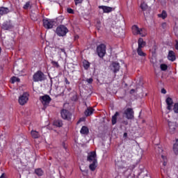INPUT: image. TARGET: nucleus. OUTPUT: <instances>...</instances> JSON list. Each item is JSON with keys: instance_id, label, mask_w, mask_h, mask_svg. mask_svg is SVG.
Wrapping results in <instances>:
<instances>
[{"instance_id": "11", "label": "nucleus", "mask_w": 178, "mask_h": 178, "mask_svg": "<svg viewBox=\"0 0 178 178\" xmlns=\"http://www.w3.org/2000/svg\"><path fill=\"white\" fill-rule=\"evenodd\" d=\"M87 161H88V162H95V161H97V154L95 152H91L89 153Z\"/></svg>"}, {"instance_id": "25", "label": "nucleus", "mask_w": 178, "mask_h": 178, "mask_svg": "<svg viewBox=\"0 0 178 178\" xmlns=\"http://www.w3.org/2000/svg\"><path fill=\"white\" fill-rule=\"evenodd\" d=\"M54 126H56L57 127H62L63 126V123L62 122V120H57L54 122Z\"/></svg>"}, {"instance_id": "18", "label": "nucleus", "mask_w": 178, "mask_h": 178, "mask_svg": "<svg viewBox=\"0 0 178 178\" xmlns=\"http://www.w3.org/2000/svg\"><path fill=\"white\" fill-rule=\"evenodd\" d=\"M10 10L9 8L6 7H1L0 8V15L3 16V15H7V13H9Z\"/></svg>"}, {"instance_id": "56", "label": "nucleus", "mask_w": 178, "mask_h": 178, "mask_svg": "<svg viewBox=\"0 0 178 178\" xmlns=\"http://www.w3.org/2000/svg\"><path fill=\"white\" fill-rule=\"evenodd\" d=\"M124 157H127V155H124Z\"/></svg>"}, {"instance_id": "14", "label": "nucleus", "mask_w": 178, "mask_h": 178, "mask_svg": "<svg viewBox=\"0 0 178 178\" xmlns=\"http://www.w3.org/2000/svg\"><path fill=\"white\" fill-rule=\"evenodd\" d=\"M120 69V65H119V63H113L111 65V70L114 73L119 72Z\"/></svg>"}, {"instance_id": "47", "label": "nucleus", "mask_w": 178, "mask_h": 178, "mask_svg": "<svg viewBox=\"0 0 178 178\" xmlns=\"http://www.w3.org/2000/svg\"><path fill=\"white\" fill-rule=\"evenodd\" d=\"M80 169H81V172H83V173H86L87 174L88 172V170H83L81 168H80Z\"/></svg>"}, {"instance_id": "40", "label": "nucleus", "mask_w": 178, "mask_h": 178, "mask_svg": "<svg viewBox=\"0 0 178 178\" xmlns=\"http://www.w3.org/2000/svg\"><path fill=\"white\" fill-rule=\"evenodd\" d=\"M67 13H71V15L74 14V10H73L72 8H67Z\"/></svg>"}, {"instance_id": "52", "label": "nucleus", "mask_w": 178, "mask_h": 178, "mask_svg": "<svg viewBox=\"0 0 178 178\" xmlns=\"http://www.w3.org/2000/svg\"><path fill=\"white\" fill-rule=\"evenodd\" d=\"M77 38H79V35L75 36V40H77Z\"/></svg>"}, {"instance_id": "1", "label": "nucleus", "mask_w": 178, "mask_h": 178, "mask_svg": "<svg viewBox=\"0 0 178 178\" xmlns=\"http://www.w3.org/2000/svg\"><path fill=\"white\" fill-rule=\"evenodd\" d=\"M168 124L170 134H175L177 131V123L176 121L168 120Z\"/></svg>"}, {"instance_id": "8", "label": "nucleus", "mask_w": 178, "mask_h": 178, "mask_svg": "<svg viewBox=\"0 0 178 178\" xmlns=\"http://www.w3.org/2000/svg\"><path fill=\"white\" fill-rule=\"evenodd\" d=\"M54 23H55V22L52 19H43V26L44 29H52L54 27Z\"/></svg>"}, {"instance_id": "19", "label": "nucleus", "mask_w": 178, "mask_h": 178, "mask_svg": "<svg viewBox=\"0 0 178 178\" xmlns=\"http://www.w3.org/2000/svg\"><path fill=\"white\" fill-rule=\"evenodd\" d=\"M13 27L9 22H4L1 26L3 30H10V29H12Z\"/></svg>"}, {"instance_id": "13", "label": "nucleus", "mask_w": 178, "mask_h": 178, "mask_svg": "<svg viewBox=\"0 0 178 178\" xmlns=\"http://www.w3.org/2000/svg\"><path fill=\"white\" fill-rule=\"evenodd\" d=\"M168 60H171V62H175V60H176V54L172 50L169 51L168 55Z\"/></svg>"}, {"instance_id": "43", "label": "nucleus", "mask_w": 178, "mask_h": 178, "mask_svg": "<svg viewBox=\"0 0 178 178\" xmlns=\"http://www.w3.org/2000/svg\"><path fill=\"white\" fill-rule=\"evenodd\" d=\"M175 49L178 51V40L175 41Z\"/></svg>"}, {"instance_id": "46", "label": "nucleus", "mask_w": 178, "mask_h": 178, "mask_svg": "<svg viewBox=\"0 0 178 178\" xmlns=\"http://www.w3.org/2000/svg\"><path fill=\"white\" fill-rule=\"evenodd\" d=\"M161 93L162 94H165L166 93V90L165 88L161 89Z\"/></svg>"}, {"instance_id": "36", "label": "nucleus", "mask_w": 178, "mask_h": 178, "mask_svg": "<svg viewBox=\"0 0 178 178\" xmlns=\"http://www.w3.org/2000/svg\"><path fill=\"white\" fill-rule=\"evenodd\" d=\"M173 111L175 113H178V103L174 104Z\"/></svg>"}, {"instance_id": "22", "label": "nucleus", "mask_w": 178, "mask_h": 178, "mask_svg": "<svg viewBox=\"0 0 178 178\" xmlns=\"http://www.w3.org/2000/svg\"><path fill=\"white\" fill-rule=\"evenodd\" d=\"M118 116H119V112H116L115 115L112 117V124H116V122L118 120Z\"/></svg>"}, {"instance_id": "41", "label": "nucleus", "mask_w": 178, "mask_h": 178, "mask_svg": "<svg viewBox=\"0 0 178 178\" xmlns=\"http://www.w3.org/2000/svg\"><path fill=\"white\" fill-rule=\"evenodd\" d=\"M86 81H87V83H88V84H92L93 79H92V78H90V79H86Z\"/></svg>"}, {"instance_id": "33", "label": "nucleus", "mask_w": 178, "mask_h": 178, "mask_svg": "<svg viewBox=\"0 0 178 178\" xmlns=\"http://www.w3.org/2000/svg\"><path fill=\"white\" fill-rule=\"evenodd\" d=\"M11 81H12V83H13V84L14 83H16V81H17V83H19V82L20 81V79H19V78H17V77H16V76H13V77L11 78Z\"/></svg>"}, {"instance_id": "29", "label": "nucleus", "mask_w": 178, "mask_h": 178, "mask_svg": "<svg viewBox=\"0 0 178 178\" xmlns=\"http://www.w3.org/2000/svg\"><path fill=\"white\" fill-rule=\"evenodd\" d=\"M35 173L38 175V176H42V175H44V172L42 171V170H41V168H38L35 170Z\"/></svg>"}, {"instance_id": "58", "label": "nucleus", "mask_w": 178, "mask_h": 178, "mask_svg": "<svg viewBox=\"0 0 178 178\" xmlns=\"http://www.w3.org/2000/svg\"><path fill=\"white\" fill-rule=\"evenodd\" d=\"M1 47H0V54H1Z\"/></svg>"}, {"instance_id": "37", "label": "nucleus", "mask_w": 178, "mask_h": 178, "mask_svg": "<svg viewBox=\"0 0 178 178\" xmlns=\"http://www.w3.org/2000/svg\"><path fill=\"white\" fill-rule=\"evenodd\" d=\"M160 67L163 71L168 70V65H166V64H161Z\"/></svg>"}, {"instance_id": "5", "label": "nucleus", "mask_w": 178, "mask_h": 178, "mask_svg": "<svg viewBox=\"0 0 178 178\" xmlns=\"http://www.w3.org/2000/svg\"><path fill=\"white\" fill-rule=\"evenodd\" d=\"M123 118H126L127 119H134V111H133V108H127L124 111Z\"/></svg>"}, {"instance_id": "31", "label": "nucleus", "mask_w": 178, "mask_h": 178, "mask_svg": "<svg viewBox=\"0 0 178 178\" xmlns=\"http://www.w3.org/2000/svg\"><path fill=\"white\" fill-rule=\"evenodd\" d=\"M137 53L139 56H146V54L141 49H137Z\"/></svg>"}, {"instance_id": "51", "label": "nucleus", "mask_w": 178, "mask_h": 178, "mask_svg": "<svg viewBox=\"0 0 178 178\" xmlns=\"http://www.w3.org/2000/svg\"><path fill=\"white\" fill-rule=\"evenodd\" d=\"M97 24H101V21H97Z\"/></svg>"}, {"instance_id": "2", "label": "nucleus", "mask_w": 178, "mask_h": 178, "mask_svg": "<svg viewBox=\"0 0 178 178\" xmlns=\"http://www.w3.org/2000/svg\"><path fill=\"white\" fill-rule=\"evenodd\" d=\"M69 30L66 26L60 25L56 28V33L59 37H65L67 34Z\"/></svg>"}, {"instance_id": "39", "label": "nucleus", "mask_w": 178, "mask_h": 178, "mask_svg": "<svg viewBox=\"0 0 178 178\" xmlns=\"http://www.w3.org/2000/svg\"><path fill=\"white\" fill-rule=\"evenodd\" d=\"M51 65H53V66H54V67H59V64L56 61L52 60Z\"/></svg>"}, {"instance_id": "3", "label": "nucleus", "mask_w": 178, "mask_h": 178, "mask_svg": "<svg viewBox=\"0 0 178 178\" xmlns=\"http://www.w3.org/2000/svg\"><path fill=\"white\" fill-rule=\"evenodd\" d=\"M97 53L99 58H104L106 54V46L104 44H101L97 47Z\"/></svg>"}, {"instance_id": "57", "label": "nucleus", "mask_w": 178, "mask_h": 178, "mask_svg": "<svg viewBox=\"0 0 178 178\" xmlns=\"http://www.w3.org/2000/svg\"><path fill=\"white\" fill-rule=\"evenodd\" d=\"M0 144H2V141L0 140Z\"/></svg>"}, {"instance_id": "48", "label": "nucleus", "mask_w": 178, "mask_h": 178, "mask_svg": "<svg viewBox=\"0 0 178 178\" xmlns=\"http://www.w3.org/2000/svg\"><path fill=\"white\" fill-rule=\"evenodd\" d=\"M65 82L66 83V84H70V82H69V81L67 80V78L65 79Z\"/></svg>"}, {"instance_id": "20", "label": "nucleus", "mask_w": 178, "mask_h": 178, "mask_svg": "<svg viewBox=\"0 0 178 178\" xmlns=\"http://www.w3.org/2000/svg\"><path fill=\"white\" fill-rule=\"evenodd\" d=\"M93 113L94 108H92V107H88L85 111V115L86 116H90V115H92Z\"/></svg>"}, {"instance_id": "32", "label": "nucleus", "mask_w": 178, "mask_h": 178, "mask_svg": "<svg viewBox=\"0 0 178 178\" xmlns=\"http://www.w3.org/2000/svg\"><path fill=\"white\" fill-rule=\"evenodd\" d=\"M159 17H162V19H166L168 14L166 13V11L163 10L162 13L159 15Z\"/></svg>"}, {"instance_id": "49", "label": "nucleus", "mask_w": 178, "mask_h": 178, "mask_svg": "<svg viewBox=\"0 0 178 178\" xmlns=\"http://www.w3.org/2000/svg\"><path fill=\"white\" fill-rule=\"evenodd\" d=\"M134 92H136V90L131 89V90H130V94H134Z\"/></svg>"}, {"instance_id": "4", "label": "nucleus", "mask_w": 178, "mask_h": 178, "mask_svg": "<svg viewBox=\"0 0 178 178\" xmlns=\"http://www.w3.org/2000/svg\"><path fill=\"white\" fill-rule=\"evenodd\" d=\"M143 29L138 28L137 25H134L132 26V33L134 35H141V37H145V33H144Z\"/></svg>"}, {"instance_id": "30", "label": "nucleus", "mask_w": 178, "mask_h": 178, "mask_svg": "<svg viewBox=\"0 0 178 178\" xmlns=\"http://www.w3.org/2000/svg\"><path fill=\"white\" fill-rule=\"evenodd\" d=\"M140 8L142 9V10H147V9H148V5H147L145 2H143L140 4Z\"/></svg>"}, {"instance_id": "16", "label": "nucleus", "mask_w": 178, "mask_h": 178, "mask_svg": "<svg viewBox=\"0 0 178 178\" xmlns=\"http://www.w3.org/2000/svg\"><path fill=\"white\" fill-rule=\"evenodd\" d=\"M31 136L32 137V138H40V137H41V135H40V132L35 131V130H32L31 131Z\"/></svg>"}, {"instance_id": "10", "label": "nucleus", "mask_w": 178, "mask_h": 178, "mask_svg": "<svg viewBox=\"0 0 178 178\" xmlns=\"http://www.w3.org/2000/svg\"><path fill=\"white\" fill-rule=\"evenodd\" d=\"M60 113L63 119H67V120H72V113L67 111V110H62Z\"/></svg>"}, {"instance_id": "15", "label": "nucleus", "mask_w": 178, "mask_h": 178, "mask_svg": "<svg viewBox=\"0 0 178 178\" xmlns=\"http://www.w3.org/2000/svg\"><path fill=\"white\" fill-rule=\"evenodd\" d=\"M99 8L103 9L104 13H109L112 12V10H113V8L105 6H99Z\"/></svg>"}, {"instance_id": "17", "label": "nucleus", "mask_w": 178, "mask_h": 178, "mask_svg": "<svg viewBox=\"0 0 178 178\" xmlns=\"http://www.w3.org/2000/svg\"><path fill=\"white\" fill-rule=\"evenodd\" d=\"M138 49L144 48V47H145V44H146L145 41H144V40L141 38L138 39Z\"/></svg>"}, {"instance_id": "38", "label": "nucleus", "mask_w": 178, "mask_h": 178, "mask_svg": "<svg viewBox=\"0 0 178 178\" xmlns=\"http://www.w3.org/2000/svg\"><path fill=\"white\" fill-rule=\"evenodd\" d=\"M161 158L163 161V166H166L168 161H166V156H163V154H161Z\"/></svg>"}, {"instance_id": "53", "label": "nucleus", "mask_w": 178, "mask_h": 178, "mask_svg": "<svg viewBox=\"0 0 178 178\" xmlns=\"http://www.w3.org/2000/svg\"><path fill=\"white\" fill-rule=\"evenodd\" d=\"M124 136H127V133H124Z\"/></svg>"}, {"instance_id": "26", "label": "nucleus", "mask_w": 178, "mask_h": 178, "mask_svg": "<svg viewBox=\"0 0 178 178\" xmlns=\"http://www.w3.org/2000/svg\"><path fill=\"white\" fill-rule=\"evenodd\" d=\"M83 66L84 69H86L87 70L90 67V63L88 61H87L86 60H83Z\"/></svg>"}, {"instance_id": "54", "label": "nucleus", "mask_w": 178, "mask_h": 178, "mask_svg": "<svg viewBox=\"0 0 178 178\" xmlns=\"http://www.w3.org/2000/svg\"><path fill=\"white\" fill-rule=\"evenodd\" d=\"M160 151H161V152H163V150L162 149H160Z\"/></svg>"}, {"instance_id": "9", "label": "nucleus", "mask_w": 178, "mask_h": 178, "mask_svg": "<svg viewBox=\"0 0 178 178\" xmlns=\"http://www.w3.org/2000/svg\"><path fill=\"white\" fill-rule=\"evenodd\" d=\"M40 98L42 99V104L44 106H48V105H49V103L51 102V97L49 95H46Z\"/></svg>"}, {"instance_id": "24", "label": "nucleus", "mask_w": 178, "mask_h": 178, "mask_svg": "<svg viewBox=\"0 0 178 178\" xmlns=\"http://www.w3.org/2000/svg\"><path fill=\"white\" fill-rule=\"evenodd\" d=\"M89 169L94 172L97 169V161H95L89 165Z\"/></svg>"}, {"instance_id": "21", "label": "nucleus", "mask_w": 178, "mask_h": 178, "mask_svg": "<svg viewBox=\"0 0 178 178\" xmlns=\"http://www.w3.org/2000/svg\"><path fill=\"white\" fill-rule=\"evenodd\" d=\"M90 132L88 127L83 126L82 127L80 133L81 134H88V133Z\"/></svg>"}, {"instance_id": "12", "label": "nucleus", "mask_w": 178, "mask_h": 178, "mask_svg": "<svg viewBox=\"0 0 178 178\" xmlns=\"http://www.w3.org/2000/svg\"><path fill=\"white\" fill-rule=\"evenodd\" d=\"M165 102L167 104V109L168 111H172V106H173V99H172V97H168L165 99Z\"/></svg>"}, {"instance_id": "23", "label": "nucleus", "mask_w": 178, "mask_h": 178, "mask_svg": "<svg viewBox=\"0 0 178 178\" xmlns=\"http://www.w3.org/2000/svg\"><path fill=\"white\" fill-rule=\"evenodd\" d=\"M173 151L175 155H178V139H176V143L173 145Z\"/></svg>"}, {"instance_id": "44", "label": "nucleus", "mask_w": 178, "mask_h": 178, "mask_svg": "<svg viewBox=\"0 0 178 178\" xmlns=\"http://www.w3.org/2000/svg\"><path fill=\"white\" fill-rule=\"evenodd\" d=\"M161 26L163 29H166V22H163L162 24H161Z\"/></svg>"}, {"instance_id": "28", "label": "nucleus", "mask_w": 178, "mask_h": 178, "mask_svg": "<svg viewBox=\"0 0 178 178\" xmlns=\"http://www.w3.org/2000/svg\"><path fill=\"white\" fill-rule=\"evenodd\" d=\"M128 161H129L128 165H129V168L134 169V168H136V166H137V163H133L131 164V160L128 159Z\"/></svg>"}, {"instance_id": "27", "label": "nucleus", "mask_w": 178, "mask_h": 178, "mask_svg": "<svg viewBox=\"0 0 178 178\" xmlns=\"http://www.w3.org/2000/svg\"><path fill=\"white\" fill-rule=\"evenodd\" d=\"M151 63H152L154 67H155V66H158L156 65V63H158V60H156V57H152L151 60H150Z\"/></svg>"}, {"instance_id": "45", "label": "nucleus", "mask_w": 178, "mask_h": 178, "mask_svg": "<svg viewBox=\"0 0 178 178\" xmlns=\"http://www.w3.org/2000/svg\"><path fill=\"white\" fill-rule=\"evenodd\" d=\"M0 178H8V177H6V174L3 173V174L1 175Z\"/></svg>"}, {"instance_id": "6", "label": "nucleus", "mask_w": 178, "mask_h": 178, "mask_svg": "<svg viewBox=\"0 0 178 178\" xmlns=\"http://www.w3.org/2000/svg\"><path fill=\"white\" fill-rule=\"evenodd\" d=\"M33 81H42L45 79V75L42 72L38 71L33 75Z\"/></svg>"}, {"instance_id": "7", "label": "nucleus", "mask_w": 178, "mask_h": 178, "mask_svg": "<svg viewBox=\"0 0 178 178\" xmlns=\"http://www.w3.org/2000/svg\"><path fill=\"white\" fill-rule=\"evenodd\" d=\"M29 101V93L24 92L22 95L19 97L18 102L21 105H24L27 104Z\"/></svg>"}, {"instance_id": "55", "label": "nucleus", "mask_w": 178, "mask_h": 178, "mask_svg": "<svg viewBox=\"0 0 178 178\" xmlns=\"http://www.w3.org/2000/svg\"><path fill=\"white\" fill-rule=\"evenodd\" d=\"M80 122H81V119H80V120H79L78 123H79Z\"/></svg>"}, {"instance_id": "50", "label": "nucleus", "mask_w": 178, "mask_h": 178, "mask_svg": "<svg viewBox=\"0 0 178 178\" xmlns=\"http://www.w3.org/2000/svg\"><path fill=\"white\" fill-rule=\"evenodd\" d=\"M60 51H61L62 52H64V54H66V52L65 51V49H60Z\"/></svg>"}, {"instance_id": "34", "label": "nucleus", "mask_w": 178, "mask_h": 178, "mask_svg": "<svg viewBox=\"0 0 178 178\" xmlns=\"http://www.w3.org/2000/svg\"><path fill=\"white\" fill-rule=\"evenodd\" d=\"M52 50V49H51L50 47H46L44 49V52L46 55H51V51Z\"/></svg>"}, {"instance_id": "35", "label": "nucleus", "mask_w": 178, "mask_h": 178, "mask_svg": "<svg viewBox=\"0 0 178 178\" xmlns=\"http://www.w3.org/2000/svg\"><path fill=\"white\" fill-rule=\"evenodd\" d=\"M29 8H31V5L30 4V1H27L26 4L24 6V9L27 10Z\"/></svg>"}, {"instance_id": "42", "label": "nucleus", "mask_w": 178, "mask_h": 178, "mask_svg": "<svg viewBox=\"0 0 178 178\" xmlns=\"http://www.w3.org/2000/svg\"><path fill=\"white\" fill-rule=\"evenodd\" d=\"M75 1V5H77L78 3H81L83 2V0H74Z\"/></svg>"}]
</instances>
